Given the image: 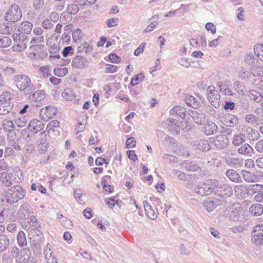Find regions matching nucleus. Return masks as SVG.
<instances>
[{"label":"nucleus","mask_w":263,"mask_h":263,"mask_svg":"<svg viewBox=\"0 0 263 263\" xmlns=\"http://www.w3.org/2000/svg\"><path fill=\"white\" fill-rule=\"evenodd\" d=\"M224 162L230 167H237L242 165L243 161L242 159H239L237 155L236 156L234 155L232 157L228 158L224 160Z\"/></svg>","instance_id":"obj_22"},{"label":"nucleus","mask_w":263,"mask_h":263,"mask_svg":"<svg viewBox=\"0 0 263 263\" xmlns=\"http://www.w3.org/2000/svg\"><path fill=\"white\" fill-rule=\"evenodd\" d=\"M241 173L243 178L246 182H252L254 181L255 176L250 172L247 171L246 170H242L241 171Z\"/></svg>","instance_id":"obj_42"},{"label":"nucleus","mask_w":263,"mask_h":263,"mask_svg":"<svg viewBox=\"0 0 263 263\" xmlns=\"http://www.w3.org/2000/svg\"><path fill=\"white\" fill-rule=\"evenodd\" d=\"M26 191L20 185H14L4 192L5 197L7 202L13 203L23 199Z\"/></svg>","instance_id":"obj_2"},{"label":"nucleus","mask_w":263,"mask_h":263,"mask_svg":"<svg viewBox=\"0 0 263 263\" xmlns=\"http://www.w3.org/2000/svg\"><path fill=\"white\" fill-rule=\"evenodd\" d=\"M229 139L226 135H217L214 141V145L219 148H224L229 143Z\"/></svg>","instance_id":"obj_16"},{"label":"nucleus","mask_w":263,"mask_h":263,"mask_svg":"<svg viewBox=\"0 0 263 263\" xmlns=\"http://www.w3.org/2000/svg\"><path fill=\"white\" fill-rule=\"evenodd\" d=\"M54 74L59 77H63L66 75L68 72V70L67 68H55L54 69Z\"/></svg>","instance_id":"obj_51"},{"label":"nucleus","mask_w":263,"mask_h":263,"mask_svg":"<svg viewBox=\"0 0 263 263\" xmlns=\"http://www.w3.org/2000/svg\"><path fill=\"white\" fill-rule=\"evenodd\" d=\"M252 235V242L256 245H263V225L254 227Z\"/></svg>","instance_id":"obj_11"},{"label":"nucleus","mask_w":263,"mask_h":263,"mask_svg":"<svg viewBox=\"0 0 263 263\" xmlns=\"http://www.w3.org/2000/svg\"><path fill=\"white\" fill-rule=\"evenodd\" d=\"M2 126L5 130L8 132V137L12 138V135L14 134L15 132L13 130L15 124L12 120H4L2 123Z\"/></svg>","instance_id":"obj_20"},{"label":"nucleus","mask_w":263,"mask_h":263,"mask_svg":"<svg viewBox=\"0 0 263 263\" xmlns=\"http://www.w3.org/2000/svg\"><path fill=\"white\" fill-rule=\"evenodd\" d=\"M234 192L238 197L241 198L245 197L246 194H248L246 189L241 185L236 186Z\"/></svg>","instance_id":"obj_39"},{"label":"nucleus","mask_w":263,"mask_h":263,"mask_svg":"<svg viewBox=\"0 0 263 263\" xmlns=\"http://www.w3.org/2000/svg\"><path fill=\"white\" fill-rule=\"evenodd\" d=\"M144 76L141 73H139L135 76L134 77L132 78L130 82V84L132 86H135L138 84L139 81H142L144 80Z\"/></svg>","instance_id":"obj_53"},{"label":"nucleus","mask_w":263,"mask_h":263,"mask_svg":"<svg viewBox=\"0 0 263 263\" xmlns=\"http://www.w3.org/2000/svg\"><path fill=\"white\" fill-rule=\"evenodd\" d=\"M238 123V118L234 115H228L225 120L226 126L234 127Z\"/></svg>","instance_id":"obj_35"},{"label":"nucleus","mask_w":263,"mask_h":263,"mask_svg":"<svg viewBox=\"0 0 263 263\" xmlns=\"http://www.w3.org/2000/svg\"><path fill=\"white\" fill-rule=\"evenodd\" d=\"M194 145L197 149L202 152H208L211 148L209 141L204 139L196 140L194 142Z\"/></svg>","instance_id":"obj_18"},{"label":"nucleus","mask_w":263,"mask_h":263,"mask_svg":"<svg viewBox=\"0 0 263 263\" xmlns=\"http://www.w3.org/2000/svg\"><path fill=\"white\" fill-rule=\"evenodd\" d=\"M220 95L213 86H209L207 89V99L215 108L219 106Z\"/></svg>","instance_id":"obj_8"},{"label":"nucleus","mask_w":263,"mask_h":263,"mask_svg":"<svg viewBox=\"0 0 263 263\" xmlns=\"http://www.w3.org/2000/svg\"><path fill=\"white\" fill-rule=\"evenodd\" d=\"M251 99L256 102H260V92L256 90H250L249 92Z\"/></svg>","instance_id":"obj_49"},{"label":"nucleus","mask_w":263,"mask_h":263,"mask_svg":"<svg viewBox=\"0 0 263 263\" xmlns=\"http://www.w3.org/2000/svg\"><path fill=\"white\" fill-rule=\"evenodd\" d=\"M73 53V49L71 46H67L65 47L63 51L62 54L64 57H67L68 55H72Z\"/></svg>","instance_id":"obj_63"},{"label":"nucleus","mask_w":263,"mask_h":263,"mask_svg":"<svg viewBox=\"0 0 263 263\" xmlns=\"http://www.w3.org/2000/svg\"><path fill=\"white\" fill-rule=\"evenodd\" d=\"M55 2V9L57 11H62L65 8L66 0H54Z\"/></svg>","instance_id":"obj_56"},{"label":"nucleus","mask_w":263,"mask_h":263,"mask_svg":"<svg viewBox=\"0 0 263 263\" xmlns=\"http://www.w3.org/2000/svg\"><path fill=\"white\" fill-rule=\"evenodd\" d=\"M41 25L44 29L49 30L53 27V24L52 23L51 20L46 18L42 21Z\"/></svg>","instance_id":"obj_57"},{"label":"nucleus","mask_w":263,"mask_h":263,"mask_svg":"<svg viewBox=\"0 0 263 263\" xmlns=\"http://www.w3.org/2000/svg\"><path fill=\"white\" fill-rule=\"evenodd\" d=\"M245 142V139L243 136L241 135V132L239 134H235L233 136L232 144L236 146H238L242 144Z\"/></svg>","instance_id":"obj_37"},{"label":"nucleus","mask_w":263,"mask_h":263,"mask_svg":"<svg viewBox=\"0 0 263 263\" xmlns=\"http://www.w3.org/2000/svg\"><path fill=\"white\" fill-rule=\"evenodd\" d=\"M245 61L247 64L252 66H254L256 63L258 61L255 54L251 53L245 55Z\"/></svg>","instance_id":"obj_45"},{"label":"nucleus","mask_w":263,"mask_h":263,"mask_svg":"<svg viewBox=\"0 0 263 263\" xmlns=\"http://www.w3.org/2000/svg\"><path fill=\"white\" fill-rule=\"evenodd\" d=\"M251 72L255 77H263V67L254 66L251 69Z\"/></svg>","instance_id":"obj_48"},{"label":"nucleus","mask_w":263,"mask_h":263,"mask_svg":"<svg viewBox=\"0 0 263 263\" xmlns=\"http://www.w3.org/2000/svg\"><path fill=\"white\" fill-rule=\"evenodd\" d=\"M254 53L263 62V44H258L254 48Z\"/></svg>","instance_id":"obj_47"},{"label":"nucleus","mask_w":263,"mask_h":263,"mask_svg":"<svg viewBox=\"0 0 263 263\" xmlns=\"http://www.w3.org/2000/svg\"><path fill=\"white\" fill-rule=\"evenodd\" d=\"M48 51L50 53L52 54V55H50L49 56L50 58H54L57 59H60L61 57L58 54V53L60 51V47L59 44H53L49 48Z\"/></svg>","instance_id":"obj_31"},{"label":"nucleus","mask_w":263,"mask_h":263,"mask_svg":"<svg viewBox=\"0 0 263 263\" xmlns=\"http://www.w3.org/2000/svg\"><path fill=\"white\" fill-rule=\"evenodd\" d=\"M16 238L18 246L20 247H24L27 246V241L26 235L23 231L18 232L16 236Z\"/></svg>","instance_id":"obj_32"},{"label":"nucleus","mask_w":263,"mask_h":263,"mask_svg":"<svg viewBox=\"0 0 263 263\" xmlns=\"http://www.w3.org/2000/svg\"><path fill=\"white\" fill-rule=\"evenodd\" d=\"M232 187L228 184H221L218 185L216 190L217 196L222 198V200H227L231 203V200L229 199L233 194Z\"/></svg>","instance_id":"obj_6"},{"label":"nucleus","mask_w":263,"mask_h":263,"mask_svg":"<svg viewBox=\"0 0 263 263\" xmlns=\"http://www.w3.org/2000/svg\"><path fill=\"white\" fill-rule=\"evenodd\" d=\"M144 208L147 216L152 220L157 218L158 212H156L154 209L147 201L143 202Z\"/></svg>","instance_id":"obj_21"},{"label":"nucleus","mask_w":263,"mask_h":263,"mask_svg":"<svg viewBox=\"0 0 263 263\" xmlns=\"http://www.w3.org/2000/svg\"><path fill=\"white\" fill-rule=\"evenodd\" d=\"M119 20L117 17L109 18L107 20L106 24L108 27H114L118 25Z\"/></svg>","instance_id":"obj_61"},{"label":"nucleus","mask_w":263,"mask_h":263,"mask_svg":"<svg viewBox=\"0 0 263 263\" xmlns=\"http://www.w3.org/2000/svg\"><path fill=\"white\" fill-rule=\"evenodd\" d=\"M164 125L173 134H178L180 131L179 122L173 118H168L164 122Z\"/></svg>","instance_id":"obj_12"},{"label":"nucleus","mask_w":263,"mask_h":263,"mask_svg":"<svg viewBox=\"0 0 263 263\" xmlns=\"http://www.w3.org/2000/svg\"><path fill=\"white\" fill-rule=\"evenodd\" d=\"M170 114L184 119L186 115V111L185 108L180 106H176L170 110Z\"/></svg>","instance_id":"obj_25"},{"label":"nucleus","mask_w":263,"mask_h":263,"mask_svg":"<svg viewBox=\"0 0 263 263\" xmlns=\"http://www.w3.org/2000/svg\"><path fill=\"white\" fill-rule=\"evenodd\" d=\"M187 105L192 107L193 108H198L200 106V102L193 96L187 95L184 99Z\"/></svg>","instance_id":"obj_27"},{"label":"nucleus","mask_w":263,"mask_h":263,"mask_svg":"<svg viewBox=\"0 0 263 263\" xmlns=\"http://www.w3.org/2000/svg\"><path fill=\"white\" fill-rule=\"evenodd\" d=\"M228 178L232 181L236 183H241L242 180L240 175L235 170L233 169L228 170L226 173Z\"/></svg>","instance_id":"obj_19"},{"label":"nucleus","mask_w":263,"mask_h":263,"mask_svg":"<svg viewBox=\"0 0 263 263\" xmlns=\"http://www.w3.org/2000/svg\"><path fill=\"white\" fill-rule=\"evenodd\" d=\"M229 204V201L227 200H219L218 199H212L208 198L203 203L204 209L208 212H212L217 206L222 205L226 206Z\"/></svg>","instance_id":"obj_7"},{"label":"nucleus","mask_w":263,"mask_h":263,"mask_svg":"<svg viewBox=\"0 0 263 263\" xmlns=\"http://www.w3.org/2000/svg\"><path fill=\"white\" fill-rule=\"evenodd\" d=\"M241 207L238 203L233 204L226 208V211L230 220L234 221L239 220L240 217Z\"/></svg>","instance_id":"obj_10"},{"label":"nucleus","mask_w":263,"mask_h":263,"mask_svg":"<svg viewBox=\"0 0 263 263\" xmlns=\"http://www.w3.org/2000/svg\"><path fill=\"white\" fill-rule=\"evenodd\" d=\"M22 17L21 7L16 4H12L5 14V20L15 23L20 21Z\"/></svg>","instance_id":"obj_4"},{"label":"nucleus","mask_w":263,"mask_h":263,"mask_svg":"<svg viewBox=\"0 0 263 263\" xmlns=\"http://www.w3.org/2000/svg\"><path fill=\"white\" fill-rule=\"evenodd\" d=\"M10 239L7 235H0V252L6 250L10 245Z\"/></svg>","instance_id":"obj_30"},{"label":"nucleus","mask_w":263,"mask_h":263,"mask_svg":"<svg viewBox=\"0 0 263 263\" xmlns=\"http://www.w3.org/2000/svg\"><path fill=\"white\" fill-rule=\"evenodd\" d=\"M13 104L10 102H4L0 104V115H5L11 111Z\"/></svg>","instance_id":"obj_29"},{"label":"nucleus","mask_w":263,"mask_h":263,"mask_svg":"<svg viewBox=\"0 0 263 263\" xmlns=\"http://www.w3.org/2000/svg\"><path fill=\"white\" fill-rule=\"evenodd\" d=\"M12 95L11 93L8 91L4 92L0 96V102L1 103H4V102H10V100L12 99Z\"/></svg>","instance_id":"obj_52"},{"label":"nucleus","mask_w":263,"mask_h":263,"mask_svg":"<svg viewBox=\"0 0 263 263\" xmlns=\"http://www.w3.org/2000/svg\"><path fill=\"white\" fill-rule=\"evenodd\" d=\"M11 210L10 209H0V223L5 221L8 218H11Z\"/></svg>","instance_id":"obj_36"},{"label":"nucleus","mask_w":263,"mask_h":263,"mask_svg":"<svg viewBox=\"0 0 263 263\" xmlns=\"http://www.w3.org/2000/svg\"><path fill=\"white\" fill-rule=\"evenodd\" d=\"M44 252L45 254V258H47L48 257H50L51 255H52V252L51 251V245L49 243H47L46 247L44 249Z\"/></svg>","instance_id":"obj_62"},{"label":"nucleus","mask_w":263,"mask_h":263,"mask_svg":"<svg viewBox=\"0 0 263 263\" xmlns=\"http://www.w3.org/2000/svg\"><path fill=\"white\" fill-rule=\"evenodd\" d=\"M87 62L86 59L77 55L72 60V65L76 68L82 69L87 67Z\"/></svg>","instance_id":"obj_15"},{"label":"nucleus","mask_w":263,"mask_h":263,"mask_svg":"<svg viewBox=\"0 0 263 263\" xmlns=\"http://www.w3.org/2000/svg\"><path fill=\"white\" fill-rule=\"evenodd\" d=\"M1 181L7 187L11 186L13 182H20L23 180V173L20 170L16 171L13 176L12 174L3 172L1 173Z\"/></svg>","instance_id":"obj_5"},{"label":"nucleus","mask_w":263,"mask_h":263,"mask_svg":"<svg viewBox=\"0 0 263 263\" xmlns=\"http://www.w3.org/2000/svg\"><path fill=\"white\" fill-rule=\"evenodd\" d=\"M62 96L67 101L73 100L76 97L75 93L70 88L65 89L62 93Z\"/></svg>","instance_id":"obj_33"},{"label":"nucleus","mask_w":263,"mask_h":263,"mask_svg":"<svg viewBox=\"0 0 263 263\" xmlns=\"http://www.w3.org/2000/svg\"><path fill=\"white\" fill-rule=\"evenodd\" d=\"M45 97V91L42 90L36 91L29 96L30 99L34 101H40Z\"/></svg>","instance_id":"obj_34"},{"label":"nucleus","mask_w":263,"mask_h":263,"mask_svg":"<svg viewBox=\"0 0 263 263\" xmlns=\"http://www.w3.org/2000/svg\"><path fill=\"white\" fill-rule=\"evenodd\" d=\"M220 92L223 93L226 95L232 96L233 95V91L227 85L225 84H220L218 86Z\"/></svg>","instance_id":"obj_46"},{"label":"nucleus","mask_w":263,"mask_h":263,"mask_svg":"<svg viewBox=\"0 0 263 263\" xmlns=\"http://www.w3.org/2000/svg\"><path fill=\"white\" fill-rule=\"evenodd\" d=\"M27 120L24 117H18L15 120V124L19 127H23L26 125Z\"/></svg>","instance_id":"obj_60"},{"label":"nucleus","mask_w":263,"mask_h":263,"mask_svg":"<svg viewBox=\"0 0 263 263\" xmlns=\"http://www.w3.org/2000/svg\"><path fill=\"white\" fill-rule=\"evenodd\" d=\"M259 118L253 114H248L246 116L245 118V122L251 125L252 126H255L258 125V121Z\"/></svg>","instance_id":"obj_38"},{"label":"nucleus","mask_w":263,"mask_h":263,"mask_svg":"<svg viewBox=\"0 0 263 263\" xmlns=\"http://www.w3.org/2000/svg\"><path fill=\"white\" fill-rule=\"evenodd\" d=\"M216 183L215 180H208L195 187L194 192L201 196L210 195L214 192L216 186Z\"/></svg>","instance_id":"obj_3"},{"label":"nucleus","mask_w":263,"mask_h":263,"mask_svg":"<svg viewBox=\"0 0 263 263\" xmlns=\"http://www.w3.org/2000/svg\"><path fill=\"white\" fill-rule=\"evenodd\" d=\"M41 111L46 115V118H51L55 115L57 110L53 107L47 106L45 108H43Z\"/></svg>","instance_id":"obj_41"},{"label":"nucleus","mask_w":263,"mask_h":263,"mask_svg":"<svg viewBox=\"0 0 263 263\" xmlns=\"http://www.w3.org/2000/svg\"><path fill=\"white\" fill-rule=\"evenodd\" d=\"M241 135L247 138L250 141L257 140L259 138V132L250 126L243 125L240 129Z\"/></svg>","instance_id":"obj_9"},{"label":"nucleus","mask_w":263,"mask_h":263,"mask_svg":"<svg viewBox=\"0 0 263 263\" xmlns=\"http://www.w3.org/2000/svg\"><path fill=\"white\" fill-rule=\"evenodd\" d=\"M44 128V124L43 122L37 119H33L31 121L28 125V129L32 133L36 134Z\"/></svg>","instance_id":"obj_14"},{"label":"nucleus","mask_w":263,"mask_h":263,"mask_svg":"<svg viewBox=\"0 0 263 263\" xmlns=\"http://www.w3.org/2000/svg\"><path fill=\"white\" fill-rule=\"evenodd\" d=\"M182 165L186 171H196L199 168L198 165L192 161H185L183 162Z\"/></svg>","instance_id":"obj_40"},{"label":"nucleus","mask_w":263,"mask_h":263,"mask_svg":"<svg viewBox=\"0 0 263 263\" xmlns=\"http://www.w3.org/2000/svg\"><path fill=\"white\" fill-rule=\"evenodd\" d=\"M44 0H34L32 4V7L35 10L40 11L44 6Z\"/></svg>","instance_id":"obj_55"},{"label":"nucleus","mask_w":263,"mask_h":263,"mask_svg":"<svg viewBox=\"0 0 263 263\" xmlns=\"http://www.w3.org/2000/svg\"><path fill=\"white\" fill-rule=\"evenodd\" d=\"M249 213L254 216H259L263 214V206L260 204H254L249 209Z\"/></svg>","instance_id":"obj_26"},{"label":"nucleus","mask_w":263,"mask_h":263,"mask_svg":"<svg viewBox=\"0 0 263 263\" xmlns=\"http://www.w3.org/2000/svg\"><path fill=\"white\" fill-rule=\"evenodd\" d=\"M237 152L240 155L250 156L254 154V149L248 143H245L241 146L238 149Z\"/></svg>","instance_id":"obj_23"},{"label":"nucleus","mask_w":263,"mask_h":263,"mask_svg":"<svg viewBox=\"0 0 263 263\" xmlns=\"http://www.w3.org/2000/svg\"><path fill=\"white\" fill-rule=\"evenodd\" d=\"M195 122L198 124H203L207 121L206 117L204 114L199 113L194 110H189L187 112Z\"/></svg>","instance_id":"obj_13"},{"label":"nucleus","mask_w":263,"mask_h":263,"mask_svg":"<svg viewBox=\"0 0 263 263\" xmlns=\"http://www.w3.org/2000/svg\"><path fill=\"white\" fill-rule=\"evenodd\" d=\"M26 47L27 46L25 43L20 42V43L17 44L16 45L13 46L12 49L14 51L20 52L26 49Z\"/></svg>","instance_id":"obj_58"},{"label":"nucleus","mask_w":263,"mask_h":263,"mask_svg":"<svg viewBox=\"0 0 263 263\" xmlns=\"http://www.w3.org/2000/svg\"><path fill=\"white\" fill-rule=\"evenodd\" d=\"M11 255L15 259L16 261H19L20 262L23 261L22 254H21V252L17 247L15 246L12 248Z\"/></svg>","instance_id":"obj_44"},{"label":"nucleus","mask_w":263,"mask_h":263,"mask_svg":"<svg viewBox=\"0 0 263 263\" xmlns=\"http://www.w3.org/2000/svg\"><path fill=\"white\" fill-rule=\"evenodd\" d=\"M33 25L28 21L22 22L18 27V31L22 33L30 34L32 30Z\"/></svg>","instance_id":"obj_24"},{"label":"nucleus","mask_w":263,"mask_h":263,"mask_svg":"<svg viewBox=\"0 0 263 263\" xmlns=\"http://www.w3.org/2000/svg\"><path fill=\"white\" fill-rule=\"evenodd\" d=\"M40 71L42 73V76L45 78L51 76V70L48 66L40 67Z\"/></svg>","instance_id":"obj_54"},{"label":"nucleus","mask_w":263,"mask_h":263,"mask_svg":"<svg viewBox=\"0 0 263 263\" xmlns=\"http://www.w3.org/2000/svg\"><path fill=\"white\" fill-rule=\"evenodd\" d=\"M59 126L60 123L58 120H52L48 124L47 129L48 130H54V128H58Z\"/></svg>","instance_id":"obj_59"},{"label":"nucleus","mask_w":263,"mask_h":263,"mask_svg":"<svg viewBox=\"0 0 263 263\" xmlns=\"http://www.w3.org/2000/svg\"><path fill=\"white\" fill-rule=\"evenodd\" d=\"M252 191L254 194L263 192V185L259 184H253L252 185Z\"/></svg>","instance_id":"obj_64"},{"label":"nucleus","mask_w":263,"mask_h":263,"mask_svg":"<svg viewBox=\"0 0 263 263\" xmlns=\"http://www.w3.org/2000/svg\"><path fill=\"white\" fill-rule=\"evenodd\" d=\"M79 11V7L76 4H71L68 5L67 7V11H65L63 14H66L67 13L69 14L75 15Z\"/></svg>","instance_id":"obj_43"},{"label":"nucleus","mask_w":263,"mask_h":263,"mask_svg":"<svg viewBox=\"0 0 263 263\" xmlns=\"http://www.w3.org/2000/svg\"><path fill=\"white\" fill-rule=\"evenodd\" d=\"M13 84L21 91L31 94L34 91L30 78L25 74H17L13 79Z\"/></svg>","instance_id":"obj_1"},{"label":"nucleus","mask_w":263,"mask_h":263,"mask_svg":"<svg viewBox=\"0 0 263 263\" xmlns=\"http://www.w3.org/2000/svg\"><path fill=\"white\" fill-rule=\"evenodd\" d=\"M217 130V126L212 121H209L205 123L202 128L203 132L208 136L216 134Z\"/></svg>","instance_id":"obj_17"},{"label":"nucleus","mask_w":263,"mask_h":263,"mask_svg":"<svg viewBox=\"0 0 263 263\" xmlns=\"http://www.w3.org/2000/svg\"><path fill=\"white\" fill-rule=\"evenodd\" d=\"M11 44V40L8 36H3L0 39V47L6 48Z\"/></svg>","instance_id":"obj_50"},{"label":"nucleus","mask_w":263,"mask_h":263,"mask_svg":"<svg viewBox=\"0 0 263 263\" xmlns=\"http://www.w3.org/2000/svg\"><path fill=\"white\" fill-rule=\"evenodd\" d=\"M29 205L25 203L23 204L18 210V214L20 218L28 219Z\"/></svg>","instance_id":"obj_28"}]
</instances>
